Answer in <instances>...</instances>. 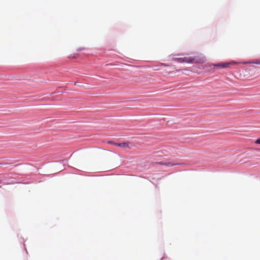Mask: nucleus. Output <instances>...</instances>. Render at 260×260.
<instances>
[{
    "instance_id": "obj_5",
    "label": "nucleus",
    "mask_w": 260,
    "mask_h": 260,
    "mask_svg": "<svg viewBox=\"0 0 260 260\" xmlns=\"http://www.w3.org/2000/svg\"><path fill=\"white\" fill-rule=\"evenodd\" d=\"M255 143L256 144H260V138H258V139H257L255 141Z\"/></svg>"
},
{
    "instance_id": "obj_3",
    "label": "nucleus",
    "mask_w": 260,
    "mask_h": 260,
    "mask_svg": "<svg viewBox=\"0 0 260 260\" xmlns=\"http://www.w3.org/2000/svg\"><path fill=\"white\" fill-rule=\"evenodd\" d=\"M111 143L113 144L114 145L121 147L123 148H127L129 147V143L128 142H124L121 143H114V142H110Z\"/></svg>"
},
{
    "instance_id": "obj_6",
    "label": "nucleus",
    "mask_w": 260,
    "mask_h": 260,
    "mask_svg": "<svg viewBox=\"0 0 260 260\" xmlns=\"http://www.w3.org/2000/svg\"><path fill=\"white\" fill-rule=\"evenodd\" d=\"M159 66H165V67L167 66V65H166L164 63H161Z\"/></svg>"
},
{
    "instance_id": "obj_2",
    "label": "nucleus",
    "mask_w": 260,
    "mask_h": 260,
    "mask_svg": "<svg viewBox=\"0 0 260 260\" xmlns=\"http://www.w3.org/2000/svg\"><path fill=\"white\" fill-rule=\"evenodd\" d=\"M240 62L232 60L228 62H222L218 63L213 64L212 66L219 69H231V66L240 64Z\"/></svg>"
},
{
    "instance_id": "obj_7",
    "label": "nucleus",
    "mask_w": 260,
    "mask_h": 260,
    "mask_svg": "<svg viewBox=\"0 0 260 260\" xmlns=\"http://www.w3.org/2000/svg\"><path fill=\"white\" fill-rule=\"evenodd\" d=\"M1 187V186L0 185V188Z\"/></svg>"
},
{
    "instance_id": "obj_4",
    "label": "nucleus",
    "mask_w": 260,
    "mask_h": 260,
    "mask_svg": "<svg viewBox=\"0 0 260 260\" xmlns=\"http://www.w3.org/2000/svg\"><path fill=\"white\" fill-rule=\"evenodd\" d=\"M243 63H252L255 64H260V59L259 60H255L253 61L250 62H245Z\"/></svg>"
},
{
    "instance_id": "obj_1",
    "label": "nucleus",
    "mask_w": 260,
    "mask_h": 260,
    "mask_svg": "<svg viewBox=\"0 0 260 260\" xmlns=\"http://www.w3.org/2000/svg\"><path fill=\"white\" fill-rule=\"evenodd\" d=\"M173 60L179 63H201L204 62L203 59L198 56L173 57Z\"/></svg>"
},
{
    "instance_id": "obj_8",
    "label": "nucleus",
    "mask_w": 260,
    "mask_h": 260,
    "mask_svg": "<svg viewBox=\"0 0 260 260\" xmlns=\"http://www.w3.org/2000/svg\"><path fill=\"white\" fill-rule=\"evenodd\" d=\"M1 182V181H0V183Z\"/></svg>"
}]
</instances>
